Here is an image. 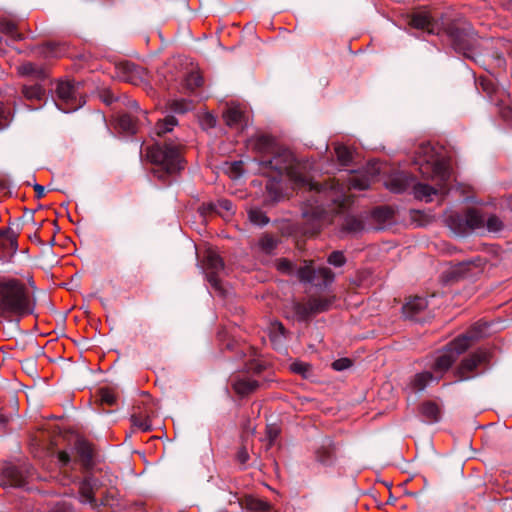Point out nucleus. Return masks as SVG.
I'll list each match as a JSON object with an SVG mask.
<instances>
[{
    "mask_svg": "<svg viewBox=\"0 0 512 512\" xmlns=\"http://www.w3.org/2000/svg\"><path fill=\"white\" fill-rule=\"evenodd\" d=\"M259 165L264 175H286L295 189H304L310 193L301 207L304 220L302 230L309 236L319 233L327 215V210L321 202L325 194L324 186L313 182L307 174L306 167L297 162L292 152L286 148L278 147L267 158H260Z\"/></svg>",
    "mask_w": 512,
    "mask_h": 512,
    "instance_id": "obj_1",
    "label": "nucleus"
},
{
    "mask_svg": "<svg viewBox=\"0 0 512 512\" xmlns=\"http://www.w3.org/2000/svg\"><path fill=\"white\" fill-rule=\"evenodd\" d=\"M36 284L33 276H3L0 278V318L20 320L35 312Z\"/></svg>",
    "mask_w": 512,
    "mask_h": 512,
    "instance_id": "obj_2",
    "label": "nucleus"
},
{
    "mask_svg": "<svg viewBox=\"0 0 512 512\" xmlns=\"http://www.w3.org/2000/svg\"><path fill=\"white\" fill-rule=\"evenodd\" d=\"M183 145L178 141L157 142L147 147V158L154 165L153 174L163 182L183 169Z\"/></svg>",
    "mask_w": 512,
    "mask_h": 512,
    "instance_id": "obj_3",
    "label": "nucleus"
},
{
    "mask_svg": "<svg viewBox=\"0 0 512 512\" xmlns=\"http://www.w3.org/2000/svg\"><path fill=\"white\" fill-rule=\"evenodd\" d=\"M484 326V324H475L467 333L458 336L450 342L442 353L437 356L432 365V373L436 382L451 368L458 356L465 352L481 336L482 327Z\"/></svg>",
    "mask_w": 512,
    "mask_h": 512,
    "instance_id": "obj_4",
    "label": "nucleus"
},
{
    "mask_svg": "<svg viewBox=\"0 0 512 512\" xmlns=\"http://www.w3.org/2000/svg\"><path fill=\"white\" fill-rule=\"evenodd\" d=\"M432 156L426 158L425 169L431 170V179L434 185L418 183L414 186L415 197L426 202H431L434 195H446L448 184L451 178V172L447 164L442 161H431Z\"/></svg>",
    "mask_w": 512,
    "mask_h": 512,
    "instance_id": "obj_5",
    "label": "nucleus"
},
{
    "mask_svg": "<svg viewBox=\"0 0 512 512\" xmlns=\"http://www.w3.org/2000/svg\"><path fill=\"white\" fill-rule=\"evenodd\" d=\"M441 31L445 33L456 51L465 52L472 48L475 33L469 22L457 19L441 28Z\"/></svg>",
    "mask_w": 512,
    "mask_h": 512,
    "instance_id": "obj_6",
    "label": "nucleus"
},
{
    "mask_svg": "<svg viewBox=\"0 0 512 512\" xmlns=\"http://www.w3.org/2000/svg\"><path fill=\"white\" fill-rule=\"evenodd\" d=\"M263 370L264 365L258 360H249L245 364V373H237L230 377V385L235 394L241 398H244L256 392L260 386V383L247 374H260Z\"/></svg>",
    "mask_w": 512,
    "mask_h": 512,
    "instance_id": "obj_7",
    "label": "nucleus"
},
{
    "mask_svg": "<svg viewBox=\"0 0 512 512\" xmlns=\"http://www.w3.org/2000/svg\"><path fill=\"white\" fill-rule=\"evenodd\" d=\"M56 106L65 113L75 111L85 104L79 88L70 81H59L56 86Z\"/></svg>",
    "mask_w": 512,
    "mask_h": 512,
    "instance_id": "obj_8",
    "label": "nucleus"
},
{
    "mask_svg": "<svg viewBox=\"0 0 512 512\" xmlns=\"http://www.w3.org/2000/svg\"><path fill=\"white\" fill-rule=\"evenodd\" d=\"M451 224L455 225L454 229L459 234H465L476 229L485 227L484 216L476 209H468L463 216H452Z\"/></svg>",
    "mask_w": 512,
    "mask_h": 512,
    "instance_id": "obj_9",
    "label": "nucleus"
},
{
    "mask_svg": "<svg viewBox=\"0 0 512 512\" xmlns=\"http://www.w3.org/2000/svg\"><path fill=\"white\" fill-rule=\"evenodd\" d=\"M301 282L312 283L316 278H321L323 285L327 286L334 280V273L328 267H320L317 270L313 267V261H305V265L295 270Z\"/></svg>",
    "mask_w": 512,
    "mask_h": 512,
    "instance_id": "obj_10",
    "label": "nucleus"
},
{
    "mask_svg": "<svg viewBox=\"0 0 512 512\" xmlns=\"http://www.w3.org/2000/svg\"><path fill=\"white\" fill-rule=\"evenodd\" d=\"M224 269L222 258L213 250H207L204 256V270L206 278L215 290H220L219 274Z\"/></svg>",
    "mask_w": 512,
    "mask_h": 512,
    "instance_id": "obj_11",
    "label": "nucleus"
},
{
    "mask_svg": "<svg viewBox=\"0 0 512 512\" xmlns=\"http://www.w3.org/2000/svg\"><path fill=\"white\" fill-rule=\"evenodd\" d=\"M487 353L483 350H478L471 353L464 358L456 370V375L459 380H467L476 375V369L487 360Z\"/></svg>",
    "mask_w": 512,
    "mask_h": 512,
    "instance_id": "obj_12",
    "label": "nucleus"
},
{
    "mask_svg": "<svg viewBox=\"0 0 512 512\" xmlns=\"http://www.w3.org/2000/svg\"><path fill=\"white\" fill-rule=\"evenodd\" d=\"M100 488L98 479L92 476L85 477L79 485V500L83 504H89L92 509L98 508L100 505L97 502L95 495Z\"/></svg>",
    "mask_w": 512,
    "mask_h": 512,
    "instance_id": "obj_13",
    "label": "nucleus"
},
{
    "mask_svg": "<svg viewBox=\"0 0 512 512\" xmlns=\"http://www.w3.org/2000/svg\"><path fill=\"white\" fill-rule=\"evenodd\" d=\"M409 24L415 29L426 31L429 34L441 33V27L437 21H435L428 11H418L411 15Z\"/></svg>",
    "mask_w": 512,
    "mask_h": 512,
    "instance_id": "obj_14",
    "label": "nucleus"
},
{
    "mask_svg": "<svg viewBox=\"0 0 512 512\" xmlns=\"http://www.w3.org/2000/svg\"><path fill=\"white\" fill-rule=\"evenodd\" d=\"M154 411L150 406L144 405L143 407L138 405L133 407L131 413L132 426L143 432H149L152 430L151 417Z\"/></svg>",
    "mask_w": 512,
    "mask_h": 512,
    "instance_id": "obj_15",
    "label": "nucleus"
},
{
    "mask_svg": "<svg viewBox=\"0 0 512 512\" xmlns=\"http://www.w3.org/2000/svg\"><path fill=\"white\" fill-rule=\"evenodd\" d=\"M269 180L266 184V203L267 204H274L281 200H283L286 197V194L283 190L281 177L279 176H268Z\"/></svg>",
    "mask_w": 512,
    "mask_h": 512,
    "instance_id": "obj_16",
    "label": "nucleus"
},
{
    "mask_svg": "<svg viewBox=\"0 0 512 512\" xmlns=\"http://www.w3.org/2000/svg\"><path fill=\"white\" fill-rule=\"evenodd\" d=\"M486 261L481 257L460 263L453 271L454 274L462 277L474 276L481 273Z\"/></svg>",
    "mask_w": 512,
    "mask_h": 512,
    "instance_id": "obj_17",
    "label": "nucleus"
},
{
    "mask_svg": "<svg viewBox=\"0 0 512 512\" xmlns=\"http://www.w3.org/2000/svg\"><path fill=\"white\" fill-rule=\"evenodd\" d=\"M223 118L227 126L230 128H242L245 122V113L237 105H230L223 113Z\"/></svg>",
    "mask_w": 512,
    "mask_h": 512,
    "instance_id": "obj_18",
    "label": "nucleus"
},
{
    "mask_svg": "<svg viewBox=\"0 0 512 512\" xmlns=\"http://www.w3.org/2000/svg\"><path fill=\"white\" fill-rule=\"evenodd\" d=\"M252 145L253 149L260 154V158H267L279 147L276 145L274 138L269 135L257 136L253 140Z\"/></svg>",
    "mask_w": 512,
    "mask_h": 512,
    "instance_id": "obj_19",
    "label": "nucleus"
},
{
    "mask_svg": "<svg viewBox=\"0 0 512 512\" xmlns=\"http://www.w3.org/2000/svg\"><path fill=\"white\" fill-rule=\"evenodd\" d=\"M315 458L317 462L323 465H330L335 459V445L329 438L325 439L324 442L316 449Z\"/></svg>",
    "mask_w": 512,
    "mask_h": 512,
    "instance_id": "obj_20",
    "label": "nucleus"
},
{
    "mask_svg": "<svg viewBox=\"0 0 512 512\" xmlns=\"http://www.w3.org/2000/svg\"><path fill=\"white\" fill-rule=\"evenodd\" d=\"M427 300L423 297H412L403 305L402 312L405 317L415 319L418 314L427 308Z\"/></svg>",
    "mask_w": 512,
    "mask_h": 512,
    "instance_id": "obj_21",
    "label": "nucleus"
},
{
    "mask_svg": "<svg viewBox=\"0 0 512 512\" xmlns=\"http://www.w3.org/2000/svg\"><path fill=\"white\" fill-rule=\"evenodd\" d=\"M18 73L25 77H31L35 80H44L48 77L46 67L32 62H25L18 67Z\"/></svg>",
    "mask_w": 512,
    "mask_h": 512,
    "instance_id": "obj_22",
    "label": "nucleus"
},
{
    "mask_svg": "<svg viewBox=\"0 0 512 512\" xmlns=\"http://www.w3.org/2000/svg\"><path fill=\"white\" fill-rule=\"evenodd\" d=\"M241 506L248 512H276L268 502L253 496H245L241 501Z\"/></svg>",
    "mask_w": 512,
    "mask_h": 512,
    "instance_id": "obj_23",
    "label": "nucleus"
},
{
    "mask_svg": "<svg viewBox=\"0 0 512 512\" xmlns=\"http://www.w3.org/2000/svg\"><path fill=\"white\" fill-rule=\"evenodd\" d=\"M2 476L5 484L19 487L25 483V477L19 468L13 465H7L2 469Z\"/></svg>",
    "mask_w": 512,
    "mask_h": 512,
    "instance_id": "obj_24",
    "label": "nucleus"
},
{
    "mask_svg": "<svg viewBox=\"0 0 512 512\" xmlns=\"http://www.w3.org/2000/svg\"><path fill=\"white\" fill-rule=\"evenodd\" d=\"M371 182L372 177L367 172L352 173L348 176L346 186L349 190H365L370 187Z\"/></svg>",
    "mask_w": 512,
    "mask_h": 512,
    "instance_id": "obj_25",
    "label": "nucleus"
},
{
    "mask_svg": "<svg viewBox=\"0 0 512 512\" xmlns=\"http://www.w3.org/2000/svg\"><path fill=\"white\" fill-rule=\"evenodd\" d=\"M22 94L24 98L28 101L40 102L45 98L46 91L45 88L39 83L25 84L22 87Z\"/></svg>",
    "mask_w": 512,
    "mask_h": 512,
    "instance_id": "obj_26",
    "label": "nucleus"
},
{
    "mask_svg": "<svg viewBox=\"0 0 512 512\" xmlns=\"http://www.w3.org/2000/svg\"><path fill=\"white\" fill-rule=\"evenodd\" d=\"M291 309L294 313V316L299 321H306L312 315H314L309 299L307 302H297V301L292 302Z\"/></svg>",
    "mask_w": 512,
    "mask_h": 512,
    "instance_id": "obj_27",
    "label": "nucleus"
},
{
    "mask_svg": "<svg viewBox=\"0 0 512 512\" xmlns=\"http://www.w3.org/2000/svg\"><path fill=\"white\" fill-rule=\"evenodd\" d=\"M432 381H435L434 374L430 371H424L417 373L411 380L410 385L414 391H422Z\"/></svg>",
    "mask_w": 512,
    "mask_h": 512,
    "instance_id": "obj_28",
    "label": "nucleus"
},
{
    "mask_svg": "<svg viewBox=\"0 0 512 512\" xmlns=\"http://www.w3.org/2000/svg\"><path fill=\"white\" fill-rule=\"evenodd\" d=\"M421 415L428 422H437L440 418V408L439 406L431 401L424 402L420 407Z\"/></svg>",
    "mask_w": 512,
    "mask_h": 512,
    "instance_id": "obj_29",
    "label": "nucleus"
},
{
    "mask_svg": "<svg viewBox=\"0 0 512 512\" xmlns=\"http://www.w3.org/2000/svg\"><path fill=\"white\" fill-rule=\"evenodd\" d=\"M177 124V119L172 115H168L164 119L157 121L154 128L155 134L159 137H163L171 132Z\"/></svg>",
    "mask_w": 512,
    "mask_h": 512,
    "instance_id": "obj_30",
    "label": "nucleus"
},
{
    "mask_svg": "<svg viewBox=\"0 0 512 512\" xmlns=\"http://www.w3.org/2000/svg\"><path fill=\"white\" fill-rule=\"evenodd\" d=\"M313 314H319L330 309L334 297H311L309 298Z\"/></svg>",
    "mask_w": 512,
    "mask_h": 512,
    "instance_id": "obj_31",
    "label": "nucleus"
},
{
    "mask_svg": "<svg viewBox=\"0 0 512 512\" xmlns=\"http://www.w3.org/2000/svg\"><path fill=\"white\" fill-rule=\"evenodd\" d=\"M97 401L104 406L113 407L117 403V396L114 390L110 388H101L97 393Z\"/></svg>",
    "mask_w": 512,
    "mask_h": 512,
    "instance_id": "obj_32",
    "label": "nucleus"
},
{
    "mask_svg": "<svg viewBox=\"0 0 512 512\" xmlns=\"http://www.w3.org/2000/svg\"><path fill=\"white\" fill-rule=\"evenodd\" d=\"M0 32L12 40H20L21 34L18 32L16 24L6 18H0Z\"/></svg>",
    "mask_w": 512,
    "mask_h": 512,
    "instance_id": "obj_33",
    "label": "nucleus"
},
{
    "mask_svg": "<svg viewBox=\"0 0 512 512\" xmlns=\"http://www.w3.org/2000/svg\"><path fill=\"white\" fill-rule=\"evenodd\" d=\"M167 107L177 114H184L193 108L191 101L186 99H172L167 102Z\"/></svg>",
    "mask_w": 512,
    "mask_h": 512,
    "instance_id": "obj_34",
    "label": "nucleus"
},
{
    "mask_svg": "<svg viewBox=\"0 0 512 512\" xmlns=\"http://www.w3.org/2000/svg\"><path fill=\"white\" fill-rule=\"evenodd\" d=\"M117 128L125 133H135L136 122L135 119L129 114H122L117 119Z\"/></svg>",
    "mask_w": 512,
    "mask_h": 512,
    "instance_id": "obj_35",
    "label": "nucleus"
},
{
    "mask_svg": "<svg viewBox=\"0 0 512 512\" xmlns=\"http://www.w3.org/2000/svg\"><path fill=\"white\" fill-rule=\"evenodd\" d=\"M76 450L79 454L82 462L85 465H88L93 458V449L92 446L86 441H78L76 444Z\"/></svg>",
    "mask_w": 512,
    "mask_h": 512,
    "instance_id": "obj_36",
    "label": "nucleus"
},
{
    "mask_svg": "<svg viewBox=\"0 0 512 512\" xmlns=\"http://www.w3.org/2000/svg\"><path fill=\"white\" fill-rule=\"evenodd\" d=\"M249 220L258 226H264L269 223L268 216L259 208L253 207L248 210Z\"/></svg>",
    "mask_w": 512,
    "mask_h": 512,
    "instance_id": "obj_37",
    "label": "nucleus"
},
{
    "mask_svg": "<svg viewBox=\"0 0 512 512\" xmlns=\"http://www.w3.org/2000/svg\"><path fill=\"white\" fill-rule=\"evenodd\" d=\"M335 154L337 156L338 161L341 165L346 166L348 165L352 160V152L350 149L342 144H337L335 146Z\"/></svg>",
    "mask_w": 512,
    "mask_h": 512,
    "instance_id": "obj_38",
    "label": "nucleus"
},
{
    "mask_svg": "<svg viewBox=\"0 0 512 512\" xmlns=\"http://www.w3.org/2000/svg\"><path fill=\"white\" fill-rule=\"evenodd\" d=\"M363 228V222L354 216L347 217L343 223V230L349 233H358Z\"/></svg>",
    "mask_w": 512,
    "mask_h": 512,
    "instance_id": "obj_39",
    "label": "nucleus"
},
{
    "mask_svg": "<svg viewBox=\"0 0 512 512\" xmlns=\"http://www.w3.org/2000/svg\"><path fill=\"white\" fill-rule=\"evenodd\" d=\"M386 186L393 192H402L407 187V181L403 175H396L389 179Z\"/></svg>",
    "mask_w": 512,
    "mask_h": 512,
    "instance_id": "obj_40",
    "label": "nucleus"
},
{
    "mask_svg": "<svg viewBox=\"0 0 512 512\" xmlns=\"http://www.w3.org/2000/svg\"><path fill=\"white\" fill-rule=\"evenodd\" d=\"M202 83L203 78L198 72L189 73L184 80L185 87L190 91H194L196 88L200 87Z\"/></svg>",
    "mask_w": 512,
    "mask_h": 512,
    "instance_id": "obj_41",
    "label": "nucleus"
},
{
    "mask_svg": "<svg viewBox=\"0 0 512 512\" xmlns=\"http://www.w3.org/2000/svg\"><path fill=\"white\" fill-rule=\"evenodd\" d=\"M286 329L281 322H274L270 327V337L273 342H278L286 337Z\"/></svg>",
    "mask_w": 512,
    "mask_h": 512,
    "instance_id": "obj_42",
    "label": "nucleus"
},
{
    "mask_svg": "<svg viewBox=\"0 0 512 512\" xmlns=\"http://www.w3.org/2000/svg\"><path fill=\"white\" fill-rule=\"evenodd\" d=\"M259 245L264 252L271 253L274 249H276L278 241L272 235L265 234L261 237Z\"/></svg>",
    "mask_w": 512,
    "mask_h": 512,
    "instance_id": "obj_43",
    "label": "nucleus"
},
{
    "mask_svg": "<svg viewBox=\"0 0 512 512\" xmlns=\"http://www.w3.org/2000/svg\"><path fill=\"white\" fill-rule=\"evenodd\" d=\"M485 227L489 232H499L503 228V222L496 215H490L485 219Z\"/></svg>",
    "mask_w": 512,
    "mask_h": 512,
    "instance_id": "obj_44",
    "label": "nucleus"
},
{
    "mask_svg": "<svg viewBox=\"0 0 512 512\" xmlns=\"http://www.w3.org/2000/svg\"><path fill=\"white\" fill-rule=\"evenodd\" d=\"M373 216L381 221L391 220L394 216V210L390 207H377L373 211Z\"/></svg>",
    "mask_w": 512,
    "mask_h": 512,
    "instance_id": "obj_45",
    "label": "nucleus"
},
{
    "mask_svg": "<svg viewBox=\"0 0 512 512\" xmlns=\"http://www.w3.org/2000/svg\"><path fill=\"white\" fill-rule=\"evenodd\" d=\"M5 235L8 237L6 240L10 249H17V234L10 228H0V240L3 239Z\"/></svg>",
    "mask_w": 512,
    "mask_h": 512,
    "instance_id": "obj_46",
    "label": "nucleus"
},
{
    "mask_svg": "<svg viewBox=\"0 0 512 512\" xmlns=\"http://www.w3.org/2000/svg\"><path fill=\"white\" fill-rule=\"evenodd\" d=\"M11 121V110L8 105L0 103V130L6 128Z\"/></svg>",
    "mask_w": 512,
    "mask_h": 512,
    "instance_id": "obj_47",
    "label": "nucleus"
},
{
    "mask_svg": "<svg viewBox=\"0 0 512 512\" xmlns=\"http://www.w3.org/2000/svg\"><path fill=\"white\" fill-rule=\"evenodd\" d=\"M123 68L126 73V75L123 76V80L126 82H130L132 84H137L138 79L136 77V74H137L136 66L134 64L127 63L123 66Z\"/></svg>",
    "mask_w": 512,
    "mask_h": 512,
    "instance_id": "obj_48",
    "label": "nucleus"
},
{
    "mask_svg": "<svg viewBox=\"0 0 512 512\" xmlns=\"http://www.w3.org/2000/svg\"><path fill=\"white\" fill-rule=\"evenodd\" d=\"M328 263L335 266V267H341L346 263V258L341 251H333L328 256Z\"/></svg>",
    "mask_w": 512,
    "mask_h": 512,
    "instance_id": "obj_49",
    "label": "nucleus"
},
{
    "mask_svg": "<svg viewBox=\"0 0 512 512\" xmlns=\"http://www.w3.org/2000/svg\"><path fill=\"white\" fill-rule=\"evenodd\" d=\"M277 269L284 274L292 275L295 272L294 264L287 259H280L277 262Z\"/></svg>",
    "mask_w": 512,
    "mask_h": 512,
    "instance_id": "obj_50",
    "label": "nucleus"
},
{
    "mask_svg": "<svg viewBox=\"0 0 512 512\" xmlns=\"http://www.w3.org/2000/svg\"><path fill=\"white\" fill-rule=\"evenodd\" d=\"M291 370L297 374L302 375L303 377H307L311 370V366L305 362L298 361L291 364Z\"/></svg>",
    "mask_w": 512,
    "mask_h": 512,
    "instance_id": "obj_51",
    "label": "nucleus"
},
{
    "mask_svg": "<svg viewBox=\"0 0 512 512\" xmlns=\"http://www.w3.org/2000/svg\"><path fill=\"white\" fill-rule=\"evenodd\" d=\"M352 366V361L349 358H340L332 363V368L336 371H343Z\"/></svg>",
    "mask_w": 512,
    "mask_h": 512,
    "instance_id": "obj_52",
    "label": "nucleus"
},
{
    "mask_svg": "<svg viewBox=\"0 0 512 512\" xmlns=\"http://www.w3.org/2000/svg\"><path fill=\"white\" fill-rule=\"evenodd\" d=\"M243 173V162L235 161L230 166L231 177L237 178Z\"/></svg>",
    "mask_w": 512,
    "mask_h": 512,
    "instance_id": "obj_53",
    "label": "nucleus"
},
{
    "mask_svg": "<svg viewBox=\"0 0 512 512\" xmlns=\"http://www.w3.org/2000/svg\"><path fill=\"white\" fill-rule=\"evenodd\" d=\"M217 207L221 210H224L226 212H232L233 211V203L228 199H220L217 202Z\"/></svg>",
    "mask_w": 512,
    "mask_h": 512,
    "instance_id": "obj_54",
    "label": "nucleus"
},
{
    "mask_svg": "<svg viewBox=\"0 0 512 512\" xmlns=\"http://www.w3.org/2000/svg\"><path fill=\"white\" fill-rule=\"evenodd\" d=\"M236 458L239 463L245 464L249 460V453L245 447L238 450Z\"/></svg>",
    "mask_w": 512,
    "mask_h": 512,
    "instance_id": "obj_55",
    "label": "nucleus"
},
{
    "mask_svg": "<svg viewBox=\"0 0 512 512\" xmlns=\"http://www.w3.org/2000/svg\"><path fill=\"white\" fill-rule=\"evenodd\" d=\"M42 53L45 54L46 56L56 57L57 56L56 46L53 44H47L42 47Z\"/></svg>",
    "mask_w": 512,
    "mask_h": 512,
    "instance_id": "obj_56",
    "label": "nucleus"
},
{
    "mask_svg": "<svg viewBox=\"0 0 512 512\" xmlns=\"http://www.w3.org/2000/svg\"><path fill=\"white\" fill-rule=\"evenodd\" d=\"M480 84L483 90L486 91L488 94H491L494 91V85L490 80L481 78Z\"/></svg>",
    "mask_w": 512,
    "mask_h": 512,
    "instance_id": "obj_57",
    "label": "nucleus"
},
{
    "mask_svg": "<svg viewBox=\"0 0 512 512\" xmlns=\"http://www.w3.org/2000/svg\"><path fill=\"white\" fill-rule=\"evenodd\" d=\"M7 238L8 237L5 235V237H3V239L0 240V248L6 253L16 252L17 249H10V247L8 246V243L6 240Z\"/></svg>",
    "mask_w": 512,
    "mask_h": 512,
    "instance_id": "obj_58",
    "label": "nucleus"
},
{
    "mask_svg": "<svg viewBox=\"0 0 512 512\" xmlns=\"http://www.w3.org/2000/svg\"><path fill=\"white\" fill-rule=\"evenodd\" d=\"M58 460L61 462L62 465H67L70 461V456L65 451H60L58 453Z\"/></svg>",
    "mask_w": 512,
    "mask_h": 512,
    "instance_id": "obj_59",
    "label": "nucleus"
},
{
    "mask_svg": "<svg viewBox=\"0 0 512 512\" xmlns=\"http://www.w3.org/2000/svg\"><path fill=\"white\" fill-rule=\"evenodd\" d=\"M34 191H35V196H36L37 199H40V198L45 196V189L40 184H35L34 185Z\"/></svg>",
    "mask_w": 512,
    "mask_h": 512,
    "instance_id": "obj_60",
    "label": "nucleus"
},
{
    "mask_svg": "<svg viewBox=\"0 0 512 512\" xmlns=\"http://www.w3.org/2000/svg\"><path fill=\"white\" fill-rule=\"evenodd\" d=\"M267 436L269 438L270 443H272L278 436V429L269 427L267 430Z\"/></svg>",
    "mask_w": 512,
    "mask_h": 512,
    "instance_id": "obj_61",
    "label": "nucleus"
},
{
    "mask_svg": "<svg viewBox=\"0 0 512 512\" xmlns=\"http://www.w3.org/2000/svg\"><path fill=\"white\" fill-rule=\"evenodd\" d=\"M101 97L107 105H110L114 101V97L109 91H104Z\"/></svg>",
    "mask_w": 512,
    "mask_h": 512,
    "instance_id": "obj_62",
    "label": "nucleus"
},
{
    "mask_svg": "<svg viewBox=\"0 0 512 512\" xmlns=\"http://www.w3.org/2000/svg\"><path fill=\"white\" fill-rule=\"evenodd\" d=\"M203 123L207 125L208 127H214L215 126V119L211 115H206L203 119Z\"/></svg>",
    "mask_w": 512,
    "mask_h": 512,
    "instance_id": "obj_63",
    "label": "nucleus"
},
{
    "mask_svg": "<svg viewBox=\"0 0 512 512\" xmlns=\"http://www.w3.org/2000/svg\"><path fill=\"white\" fill-rule=\"evenodd\" d=\"M421 149L424 150V151H427V150H430L431 148H430V145H423L421 147Z\"/></svg>",
    "mask_w": 512,
    "mask_h": 512,
    "instance_id": "obj_64",
    "label": "nucleus"
}]
</instances>
